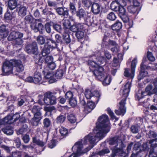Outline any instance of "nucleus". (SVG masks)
<instances>
[{
    "label": "nucleus",
    "instance_id": "1",
    "mask_svg": "<svg viewBox=\"0 0 157 157\" xmlns=\"http://www.w3.org/2000/svg\"><path fill=\"white\" fill-rule=\"evenodd\" d=\"M94 133H90L81 141L77 142L72 147L77 153H85L92 148L97 142L102 139L109 131L110 124L107 115L103 114L98 119Z\"/></svg>",
    "mask_w": 157,
    "mask_h": 157
},
{
    "label": "nucleus",
    "instance_id": "2",
    "mask_svg": "<svg viewBox=\"0 0 157 157\" xmlns=\"http://www.w3.org/2000/svg\"><path fill=\"white\" fill-rule=\"evenodd\" d=\"M105 61L104 57L101 56L100 52H98L91 56V59L88 61V64L90 70H92L96 78L102 81L104 86H106L110 84L111 78L109 75L105 76L104 69L100 65Z\"/></svg>",
    "mask_w": 157,
    "mask_h": 157
},
{
    "label": "nucleus",
    "instance_id": "3",
    "mask_svg": "<svg viewBox=\"0 0 157 157\" xmlns=\"http://www.w3.org/2000/svg\"><path fill=\"white\" fill-rule=\"evenodd\" d=\"M131 85V82H128L124 86L123 90L122 95L124 97L119 103V108L118 110H115V112L117 115L123 116L126 112V108L125 107L126 99L129 93Z\"/></svg>",
    "mask_w": 157,
    "mask_h": 157
},
{
    "label": "nucleus",
    "instance_id": "4",
    "mask_svg": "<svg viewBox=\"0 0 157 157\" xmlns=\"http://www.w3.org/2000/svg\"><path fill=\"white\" fill-rule=\"evenodd\" d=\"M109 143L111 145H114L111 148L113 152L112 157H114L116 153H121L122 148L125 147L121 140L117 136L111 138L109 141Z\"/></svg>",
    "mask_w": 157,
    "mask_h": 157
},
{
    "label": "nucleus",
    "instance_id": "5",
    "mask_svg": "<svg viewBox=\"0 0 157 157\" xmlns=\"http://www.w3.org/2000/svg\"><path fill=\"white\" fill-rule=\"evenodd\" d=\"M14 63H15L14 60H10L6 61L3 63L2 68L3 75H8L12 73Z\"/></svg>",
    "mask_w": 157,
    "mask_h": 157
},
{
    "label": "nucleus",
    "instance_id": "6",
    "mask_svg": "<svg viewBox=\"0 0 157 157\" xmlns=\"http://www.w3.org/2000/svg\"><path fill=\"white\" fill-rule=\"evenodd\" d=\"M56 99L53 93L48 92L44 95V103L47 105H53L56 103Z\"/></svg>",
    "mask_w": 157,
    "mask_h": 157
},
{
    "label": "nucleus",
    "instance_id": "7",
    "mask_svg": "<svg viewBox=\"0 0 157 157\" xmlns=\"http://www.w3.org/2000/svg\"><path fill=\"white\" fill-rule=\"evenodd\" d=\"M20 115L18 113H16L13 115H8L4 118L0 120L1 124H11L16 121L20 118Z\"/></svg>",
    "mask_w": 157,
    "mask_h": 157
},
{
    "label": "nucleus",
    "instance_id": "8",
    "mask_svg": "<svg viewBox=\"0 0 157 157\" xmlns=\"http://www.w3.org/2000/svg\"><path fill=\"white\" fill-rule=\"evenodd\" d=\"M76 15L80 19H84L86 22V25L88 26H90L91 25V22L90 21V16L88 12H85L82 9H81L77 12Z\"/></svg>",
    "mask_w": 157,
    "mask_h": 157
},
{
    "label": "nucleus",
    "instance_id": "9",
    "mask_svg": "<svg viewBox=\"0 0 157 157\" xmlns=\"http://www.w3.org/2000/svg\"><path fill=\"white\" fill-rule=\"evenodd\" d=\"M137 63V58H135L132 61L131 72L130 73L127 69H125L124 71V76L126 77L133 78L136 65Z\"/></svg>",
    "mask_w": 157,
    "mask_h": 157
},
{
    "label": "nucleus",
    "instance_id": "10",
    "mask_svg": "<svg viewBox=\"0 0 157 157\" xmlns=\"http://www.w3.org/2000/svg\"><path fill=\"white\" fill-rule=\"evenodd\" d=\"M130 3H132L133 5L129 6L128 8V11L131 13L134 14L136 13H138L139 11V8L138 7L140 5V3L137 0H128Z\"/></svg>",
    "mask_w": 157,
    "mask_h": 157
},
{
    "label": "nucleus",
    "instance_id": "11",
    "mask_svg": "<svg viewBox=\"0 0 157 157\" xmlns=\"http://www.w3.org/2000/svg\"><path fill=\"white\" fill-rule=\"evenodd\" d=\"M52 44L48 43L46 44L42 51V55L43 56H45L49 54L51 50L53 48L57 47V44L52 41Z\"/></svg>",
    "mask_w": 157,
    "mask_h": 157
},
{
    "label": "nucleus",
    "instance_id": "12",
    "mask_svg": "<svg viewBox=\"0 0 157 157\" xmlns=\"http://www.w3.org/2000/svg\"><path fill=\"white\" fill-rule=\"evenodd\" d=\"M25 50L28 53L37 55L38 52L36 43L33 42L31 44L27 45L25 47Z\"/></svg>",
    "mask_w": 157,
    "mask_h": 157
},
{
    "label": "nucleus",
    "instance_id": "13",
    "mask_svg": "<svg viewBox=\"0 0 157 157\" xmlns=\"http://www.w3.org/2000/svg\"><path fill=\"white\" fill-rule=\"evenodd\" d=\"M44 75V77L46 79H49V82L52 83L56 81L54 78V74L52 72L47 71L45 69L43 71Z\"/></svg>",
    "mask_w": 157,
    "mask_h": 157
},
{
    "label": "nucleus",
    "instance_id": "14",
    "mask_svg": "<svg viewBox=\"0 0 157 157\" xmlns=\"http://www.w3.org/2000/svg\"><path fill=\"white\" fill-rule=\"evenodd\" d=\"M117 45L116 43L114 41L108 40L107 36H105L103 39L102 45L105 46L107 48H110L111 46L113 47Z\"/></svg>",
    "mask_w": 157,
    "mask_h": 157
},
{
    "label": "nucleus",
    "instance_id": "15",
    "mask_svg": "<svg viewBox=\"0 0 157 157\" xmlns=\"http://www.w3.org/2000/svg\"><path fill=\"white\" fill-rule=\"evenodd\" d=\"M30 26L32 29L35 32H37L39 31L42 32V31L44 29V27L41 23H37L36 21L30 25Z\"/></svg>",
    "mask_w": 157,
    "mask_h": 157
},
{
    "label": "nucleus",
    "instance_id": "16",
    "mask_svg": "<svg viewBox=\"0 0 157 157\" xmlns=\"http://www.w3.org/2000/svg\"><path fill=\"white\" fill-rule=\"evenodd\" d=\"M23 34L18 31H13L10 34L8 38L9 40L11 41L15 40L17 39L22 38L23 37Z\"/></svg>",
    "mask_w": 157,
    "mask_h": 157
},
{
    "label": "nucleus",
    "instance_id": "17",
    "mask_svg": "<svg viewBox=\"0 0 157 157\" xmlns=\"http://www.w3.org/2000/svg\"><path fill=\"white\" fill-rule=\"evenodd\" d=\"M42 118V116H40V114H35L34 115V117L30 121V123L31 124L34 126H37L40 121V120Z\"/></svg>",
    "mask_w": 157,
    "mask_h": 157
},
{
    "label": "nucleus",
    "instance_id": "18",
    "mask_svg": "<svg viewBox=\"0 0 157 157\" xmlns=\"http://www.w3.org/2000/svg\"><path fill=\"white\" fill-rule=\"evenodd\" d=\"M101 9V5L97 3H94L92 6L91 10L94 14H96L99 13Z\"/></svg>",
    "mask_w": 157,
    "mask_h": 157
},
{
    "label": "nucleus",
    "instance_id": "19",
    "mask_svg": "<svg viewBox=\"0 0 157 157\" xmlns=\"http://www.w3.org/2000/svg\"><path fill=\"white\" fill-rule=\"evenodd\" d=\"M15 63H14V66L16 67V69L17 72H21L24 69V67L21 64V61L19 60H14Z\"/></svg>",
    "mask_w": 157,
    "mask_h": 157
},
{
    "label": "nucleus",
    "instance_id": "20",
    "mask_svg": "<svg viewBox=\"0 0 157 157\" xmlns=\"http://www.w3.org/2000/svg\"><path fill=\"white\" fill-rule=\"evenodd\" d=\"M83 28V25L81 24H75L71 26H70V30L73 32H76L79 30L82 29Z\"/></svg>",
    "mask_w": 157,
    "mask_h": 157
},
{
    "label": "nucleus",
    "instance_id": "21",
    "mask_svg": "<svg viewBox=\"0 0 157 157\" xmlns=\"http://www.w3.org/2000/svg\"><path fill=\"white\" fill-rule=\"evenodd\" d=\"M34 83L36 84L42 83V77L41 73L38 72H36L34 75Z\"/></svg>",
    "mask_w": 157,
    "mask_h": 157
},
{
    "label": "nucleus",
    "instance_id": "22",
    "mask_svg": "<svg viewBox=\"0 0 157 157\" xmlns=\"http://www.w3.org/2000/svg\"><path fill=\"white\" fill-rule=\"evenodd\" d=\"M57 13L59 15L67 16L68 15V12L67 9L65 8L59 7L56 9Z\"/></svg>",
    "mask_w": 157,
    "mask_h": 157
},
{
    "label": "nucleus",
    "instance_id": "23",
    "mask_svg": "<svg viewBox=\"0 0 157 157\" xmlns=\"http://www.w3.org/2000/svg\"><path fill=\"white\" fill-rule=\"evenodd\" d=\"M8 34L9 31L6 29L5 25H2L0 27V35L3 38L6 37Z\"/></svg>",
    "mask_w": 157,
    "mask_h": 157
},
{
    "label": "nucleus",
    "instance_id": "24",
    "mask_svg": "<svg viewBox=\"0 0 157 157\" xmlns=\"http://www.w3.org/2000/svg\"><path fill=\"white\" fill-rule=\"evenodd\" d=\"M95 104L94 102L89 101L88 102L86 107H85V111L90 112L95 108Z\"/></svg>",
    "mask_w": 157,
    "mask_h": 157
},
{
    "label": "nucleus",
    "instance_id": "25",
    "mask_svg": "<svg viewBox=\"0 0 157 157\" xmlns=\"http://www.w3.org/2000/svg\"><path fill=\"white\" fill-rule=\"evenodd\" d=\"M149 141V144H150V147L152 148L151 150H153V151H157V139L155 138L150 140Z\"/></svg>",
    "mask_w": 157,
    "mask_h": 157
},
{
    "label": "nucleus",
    "instance_id": "26",
    "mask_svg": "<svg viewBox=\"0 0 157 157\" xmlns=\"http://www.w3.org/2000/svg\"><path fill=\"white\" fill-rule=\"evenodd\" d=\"M122 27V24L121 22L117 21L112 26V29L113 30L117 31L120 30Z\"/></svg>",
    "mask_w": 157,
    "mask_h": 157
},
{
    "label": "nucleus",
    "instance_id": "27",
    "mask_svg": "<svg viewBox=\"0 0 157 157\" xmlns=\"http://www.w3.org/2000/svg\"><path fill=\"white\" fill-rule=\"evenodd\" d=\"M146 67V66L144 65V63L142 62L140 65L141 72L139 76V77L140 78V79L145 76L147 74V72L144 71V69Z\"/></svg>",
    "mask_w": 157,
    "mask_h": 157
},
{
    "label": "nucleus",
    "instance_id": "28",
    "mask_svg": "<svg viewBox=\"0 0 157 157\" xmlns=\"http://www.w3.org/2000/svg\"><path fill=\"white\" fill-rule=\"evenodd\" d=\"M16 0H9L8 2V7L11 10L14 9L17 6Z\"/></svg>",
    "mask_w": 157,
    "mask_h": 157
},
{
    "label": "nucleus",
    "instance_id": "29",
    "mask_svg": "<svg viewBox=\"0 0 157 157\" xmlns=\"http://www.w3.org/2000/svg\"><path fill=\"white\" fill-rule=\"evenodd\" d=\"M120 7V6H119V4H118L117 2V0L113 1L110 5L111 9L115 11H117Z\"/></svg>",
    "mask_w": 157,
    "mask_h": 157
},
{
    "label": "nucleus",
    "instance_id": "30",
    "mask_svg": "<svg viewBox=\"0 0 157 157\" xmlns=\"http://www.w3.org/2000/svg\"><path fill=\"white\" fill-rule=\"evenodd\" d=\"M40 107L37 105H34L31 111L32 113H34V115L35 114H39V113L40 114V116H41V113L40 112Z\"/></svg>",
    "mask_w": 157,
    "mask_h": 157
},
{
    "label": "nucleus",
    "instance_id": "31",
    "mask_svg": "<svg viewBox=\"0 0 157 157\" xmlns=\"http://www.w3.org/2000/svg\"><path fill=\"white\" fill-rule=\"evenodd\" d=\"M27 8L24 6H21L19 7L18 11L19 15L24 16L26 14Z\"/></svg>",
    "mask_w": 157,
    "mask_h": 157
},
{
    "label": "nucleus",
    "instance_id": "32",
    "mask_svg": "<svg viewBox=\"0 0 157 157\" xmlns=\"http://www.w3.org/2000/svg\"><path fill=\"white\" fill-rule=\"evenodd\" d=\"M3 132L7 135H11L13 133V131L12 128L10 126L6 127L2 129Z\"/></svg>",
    "mask_w": 157,
    "mask_h": 157
},
{
    "label": "nucleus",
    "instance_id": "33",
    "mask_svg": "<svg viewBox=\"0 0 157 157\" xmlns=\"http://www.w3.org/2000/svg\"><path fill=\"white\" fill-rule=\"evenodd\" d=\"M23 43V40L22 38L17 39L14 40L15 44L14 45L15 47H18V46L20 47L21 49L22 45Z\"/></svg>",
    "mask_w": 157,
    "mask_h": 157
},
{
    "label": "nucleus",
    "instance_id": "34",
    "mask_svg": "<svg viewBox=\"0 0 157 157\" xmlns=\"http://www.w3.org/2000/svg\"><path fill=\"white\" fill-rule=\"evenodd\" d=\"M33 142L34 143H35L37 145L41 147L43 146L45 144L44 142L38 139H37L36 137H33Z\"/></svg>",
    "mask_w": 157,
    "mask_h": 157
},
{
    "label": "nucleus",
    "instance_id": "35",
    "mask_svg": "<svg viewBox=\"0 0 157 157\" xmlns=\"http://www.w3.org/2000/svg\"><path fill=\"white\" fill-rule=\"evenodd\" d=\"M140 128V126L137 124L133 125L131 127V131L133 133H137L138 132Z\"/></svg>",
    "mask_w": 157,
    "mask_h": 157
},
{
    "label": "nucleus",
    "instance_id": "36",
    "mask_svg": "<svg viewBox=\"0 0 157 157\" xmlns=\"http://www.w3.org/2000/svg\"><path fill=\"white\" fill-rule=\"evenodd\" d=\"M117 10L118 12V13L119 16L120 17H122L123 16H124L126 14V11L124 7L120 6Z\"/></svg>",
    "mask_w": 157,
    "mask_h": 157
},
{
    "label": "nucleus",
    "instance_id": "37",
    "mask_svg": "<svg viewBox=\"0 0 157 157\" xmlns=\"http://www.w3.org/2000/svg\"><path fill=\"white\" fill-rule=\"evenodd\" d=\"M144 92H142L141 90H139L138 92L136 94V98L138 100L143 98L144 96L146 95Z\"/></svg>",
    "mask_w": 157,
    "mask_h": 157
},
{
    "label": "nucleus",
    "instance_id": "38",
    "mask_svg": "<svg viewBox=\"0 0 157 157\" xmlns=\"http://www.w3.org/2000/svg\"><path fill=\"white\" fill-rule=\"evenodd\" d=\"M59 132L61 135L63 136H66L68 134L67 129L63 127H61L59 129Z\"/></svg>",
    "mask_w": 157,
    "mask_h": 157
},
{
    "label": "nucleus",
    "instance_id": "39",
    "mask_svg": "<svg viewBox=\"0 0 157 157\" xmlns=\"http://www.w3.org/2000/svg\"><path fill=\"white\" fill-rule=\"evenodd\" d=\"M68 120L72 123H74L76 121V118L74 114H71L67 117Z\"/></svg>",
    "mask_w": 157,
    "mask_h": 157
},
{
    "label": "nucleus",
    "instance_id": "40",
    "mask_svg": "<svg viewBox=\"0 0 157 157\" xmlns=\"http://www.w3.org/2000/svg\"><path fill=\"white\" fill-rule=\"evenodd\" d=\"M157 136L156 133L153 131H150L147 133V137L150 138H155Z\"/></svg>",
    "mask_w": 157,
    "mask_h": 157
},
{
    "label": "nucleus",
    "instance_id": "41",
    "mask_svg": "<svg viewBox=\"0 0 157 157\" xmlns=\"http://www.w3.org/2000/svg\"><path fill=\"white\" fill-rule=\"evenodd\" d=\"M85 97L87 99H89L93 96V93L89 89H86L84 92Z\"/></svg>",
    "mask_w": 157,
    "mask_h": 157
},
{
    "label": "nucleus",
    "instance_id": "42",
    "mask_svg": "<svg viewBox=\"0 0 157 157\" xmlns=\"http://www.w3.org/2000/svg\"><path fill=\"white\" fill-rule=\"evenodd\" d=\"M47 66H48L45 68L47 71H48L49 69L53 70L55 69L56 67V65L54 62L47 64Z\"/></svg>",
    "mask_w": 157,
    "mask_h": 157
},
{
    "label": "nucleus",
    "instance_id": "43",
    "mask_svg": "<svg viewBox=\"0 0 157 157\" xmlns=\"http://www.w3.org/2000/svg\"><path fill=\"white\" fill-rule=\"evenodd\" d=\"M107 18L110 20L114 21L116 19V17L113 12H111L107 15Z\"/></svg>",
    "mask_w": 157,
    "mask_h": 157
},
{
    "label": "nucleus",
    "instance_id": "44",
    "mask_svg": "<svg viewBox=\"0 0 157 157\" xmlns=\"http://www.w3.org/2000/svg\"><path fill=\"white\" fill-rule=\"evenodd\" d=\"M152 86L151 85H149L147 86L145 89V92L146 95H151V93L150 92H152Z\"/></svg>",
    "mask_w": 157,
    "mask_h": 157
},
{
    "label": "nucleus",
    "instance_id": "45",
    "mask_svg": "<svg viewBox=\"0 0 157 157\" xmlns=\"http://www.w3.org/2000/svg\"><path fill=\"white\" fill-rule=\"evenodd\" d=\"M80 30L77 31L76 33V36L78 39H81L84 36V33Z\"/></svg>",
    "mask_w": 157,
    "mask_h": 157
},
{
    "label": "nucleus",
    "instance_id": "46",
    "mask_svg": "<svg viewBox=\"0 0 157 157\" xmlns=\"http://www.w3.org/2000/svg\"><path fill=\"white\" fill-rule=\"evenodd\" d=\"M63 39L66 43L68 44L71 42V39L70 38L69 35L67 33H64L63 35Z\"/></svg>",
    "mask_w": 157,
    "mask_h": 157
},
{
    "label": "nucleus",
    "instance_id": "47",
    "mask_svg": "<svg viewBox=\"0 0 157 157\" xmlns=\"http://www.w3.org/2000/svg\"><path fill=\"white\" fill-rule=\"evenodd\" d=\"M110 151L108 148H105L101 150L98 153V155L100 156L109 153Z\"/></svg>",
    "mask_w": 157,
    "mask_h": 157
},
{
    "label": "nucleus",
    "instance_id": "48",
    "mask_svg": "<svg viewBox=\"0 0 157 157\" xmlns=\"http://www.w3.org/2000/svg\"><path fill=\"white\" fill-rule=\"evenodd\" d=\"M37 42L41 44H44L45 41V38L41 36H38L37 38Z\"/></svg>",
    "mask_w": 157,
    "mask_h": 157
},
{
    "label": "nucleus",
    "instance_id": "49",
    "mask_svg": "<svg viewBox=\"0 0 157 157\" xmlns=\"http://www.w3.org/2000/svg\"><path fill=\"white\" fill-rule=\"evenodd\" d=\"M63 75V71L62 70H58L56 73L55 76L57 79H60L61 78Z\"/></svg>",
    "mask_w": 157,
    "mask_h": 157
},
{
    "label": "nucleus",
    "instance_id": "50",
    "mask_svg": "<svg viewBox=\"0 0 157 157\" xmlns=\"http://www.w3.org/2000/svg\"><path fill=\"white\" fill-rule=\"evenodd\" d=\"M82 4L86 7H89L92 3L90 0H82Z\"/></svg>",
    "mask_w": 157,
    "mask_h": 157
},
{
    "label": "nucleus",
    "instance_id": "51",
    "mask_svg": "<svg viewBox=\"0 0 157 157\" xmlns=\"http://www.w3.org/2000/svg\"><path fill=\"white\" fill-rule=\"evenodd\" d=\"M69 103L70 105L72 107H74L77 104V101L74 98H72L69 100Z\"/></svg>",
    "mask_w": 157,
    "mask_h": 157
},
{
    "label": "nucleus",
    "instance_id": "52",
    "mask_svg": "<svg viewBox=\"0 0 157 157\" xmlns=\"http://www.w3.org/2000/svg\"><path fill=\"white\" fill-rule=\"evenodd\" d=\"M63 25L66 29H69L71 23L67 19L64 20L63 22Z\"/></svg>",
    "mask_w": 157,
    "mask_h": 157
},
{
    "label": "nucleus",
    "instance_id": "53",
    "mask_svg": "<svg viewBox=\"0 0 157 157\" xmlns=\"http://www.w3.org/2000/svg\"><path fill=\"white\" fill-rule=\"evenodd\" d=\"M43 124L45 127L48 128L50 126L51 122L48 118H46L44 120Z\"/></svg>",
    "mask_w": 157,
    "mask_h": 157
},
{
    "label": "nucleus",
    "instance_id": "54",
    "mask_svg": "<svg viewBox=\"0 0 157 157\" xmlns=\"http://www.w3.org/2000/svg\"><path fill=\"white\" fill-rule=\"evenodd\" d=\"M23 153L19 151H16L12 153V156L10 157H21L22 154Z\"/></svg>",
    "mask_w": 157,
    "mask_h": 157
},
{
    "label": "nucleus",
    "instance_id": "55",
    "mask_svg": "<svg viewBox=\"0 0 157 157\" xmlns=\"http://www.w3.org/2000/svg\"><path fill=\"white\" fill-rule=\"evenodd\" d=\"M65 117L63 115H60L58 116L56 119V121L58 123L63 122L65 120Z\"/></svg>",
    "mask_w": 157,
    "mask_h": 157
},
{
    "label": "nucleus",
    "instance_id": "56",
    "mask_svg": "<svg viewBox=\"0 0 157 157\" xmlns=\"http://www.w3.org/2000/svg\"><path fill=\"white\" fill-rule=\"evenodd\" d=\"M57 141L56 140L52 139L48 144V147L51 148H52L56 145Z\"/></svg>",
    "mask_w": 157,
    "mask_h": 157
},
{
    "label": "nucleus",
    "instance_id": "57",
    "mask_svg": "<svg viewBox=\"0 0 157 157\" xmlns=\"http://www.w3.org/2000/svg\"><path fill=\"white\" fill-rule=\"evenodd\" d=\"M53 58L51 56H47L45 58V62L47 64L53 62Z\"/></svg>",
    "mask_w": 157,
    "mask_h": 157
},
{
    "label": "nucleus",
    "instance_id": "58",
    "mask_svg": "<svg viewBox=\"0 0 157 157\" xmlns=\"http://www.w3.org/2000/svg\"><path fill=\"white\" fill-rule=\"evenodd\" d=\"M147 57L148 59L151 61H154L155 60V57L153 56L152 53L151 52H148L147 53Z\"/></svg>",
    "mask_w": 157,
    "mask_h": 157
},
{
    "label": "nucleus",
    "instance_id": "59",
    "mask_svg": "<svg viewBox=\"0 0 157 157\" xmlns=\"http://www.w3.org/2000/svg\"><path fill=\"white\" fill-rule=\"evenodd\" d=\"M70 8L71 12L72 13H74L76 12V10L75 4L73 3H70L69 5Z\"/></svg>",
    "mask_w": 157,
    "mask_h": 157
},
{
    "label": "nucleus",
    "instance_id": "60",
    "mask_svg": "<svg viewBox=\"0 0 157 157\" xmlns=\"http://www.w3.org/2000/svg\"><path fill=\"white\" fill-rule=\"evenodd\" d=\"M107 111L108 114L110 116L111 118L113 119H116L115 116L113 112L111 110V109L109 108H108L107 109Z\"/></svg>",
    "mask_w": 157,
    "mask_h": 157
},
{
    "label": "nucleus",
    "instance_id": "61",
    "mask_svg": "<svg viewBox=\"0 0 157 157\" xmlns=\"http://www.w3.org/2000/svg\"><path fill=\"white\" fill-rule=\"evenodd\" d=\"M111 51L114 53H117L118 52L119 50V47L118 45L113 46L111 48Z\"/></svg>",
    "mask_w": 157,
    "mask_h": 157
},
{
    "label": "nucleus",
    "instance_id": "62",
    "mask_svg": "<svg viewBox=\"0 0 157 157\" xmlns=\"http://www.w3.org/2000/svg\"><path fill=\"white\" fill-rule=\"evenodd\" d=\"M105 56V58L108 59H110L112 57L111 54L109 51L105 50L104 51Z\"/></svg>",
    "mask_w": 157,
    "mask_h": 157
},
{
    "label": "nucleus",
    "instance_id": "63",
    "mask_svg": "<svg viewBox=\"0 0 157 157\" xmlns=\"http://www.w3.org/2000/svg\"><path fill=\"white\" fill-rule=\"evenodd\" d=\"M46 32L48 33H50L51 32V25L48 23H46L45 25Z\"/></svg>",
    "mask_w": 157,
    "mask_h": 157
},
{
    "label": "nucleus",
    "instance_id": "64",
    "mask_svg": "<svg viewBox=\"0 0 157 157\" xmlns=\"http://www.w3.org/2000/svg\"><path fill=\"white\" fill-rule=\"evenodd\" d=\"M149 141L146 142L145 143H144L142 146L143 150L144 151L148 150L149 147L150 146V144H149Z\"/></svg>",
    "mask_w": 157,
    "mask_h": 157
}]
</instances>
